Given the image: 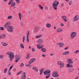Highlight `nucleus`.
Here are the masks:
<instances>
[{
    "instance_id": "nucleus-1",
    "label": "nucleus",
    "mask_w": 79,
    "mask_h": 79,
    "mask_svg": "<svg viewBox=\"0 0 79 79\" xmlns=\"http://www.w3.org/2000/svg\"><path fill=\"white\" fill-rule=\"evenodd\" d=\"M6 54L7 55H9V57L10 60H13L15 58V55L13 52H8Z\"/></svg>"
},
{
    "instance_id": "nucleus-2",
    "label": "nucleus",
    "mask_w": 79,
    "mask_h": 79,
    "mask_svg": "<svg viewBox=\"0 0 79 79\" xmlns=\"http://www.w3.org/2000/svg\"><path fill=\"white\" fill-rule=\"evenodd\" d=\"M59 2L55 0L54 1V2L52 3V6L54 8V10H56L58 9L57 6L59 4Z\"/></svg>"
},
{
    "instance_id": "nucleus-3",
    "label": "nucleus",
    "mask_w": 79,
    "mask_h": 79,
    "mask_svg": "<svg viewBox=\"0 0 79 79\" xmlns=\"http://www.w3.org/2000/svg\"><path fill=\"white\" fill-rule=\"evenodd\" d=\"M7 30L9 32H12L13 31V27L11 26H8L7 27Z\"/></svg>"
},
{
    "instance_id": "nucleus-4",
    "label": "nucleus",
    "mask_w": 79,
    "mask_h": 79,
    "mask_svg": "<svg viewBox=\"0 0 79 79\" xmlns=\"http://www.w3.org/2000/svg\"><path fill=\"white\" fill-rule=\"evenodd\" d=\"M77 33L76 32H73L70 34V38L71 39H73L76 37Z\"/></svg>"
},
{
    "instance_id": "nucleus-5",
    "label": "nucleus",
    "mask_w": 79,
    "mask_h": 79,
    "mask_svg": "<svg viewBox=\"0 0 79 79\" xmlns=\"http://www.w3.org/2000/svg\"><path fill=\"white\" fill-rule=\"evenodd\" d=\"M52 76H53V77H56L59 76V75L58 74L57 72H54L52 73Z\"/></svg>"
},
{
    "instance_id": "nucleus-6",
    "label": "nucleus",
    "mask_w": 79,
    "mask_h": 79,
    "mask_svg": "<svg viewBox=\"0 0 79 79\" xmlns=\"http://www.w3.org/2000/svg\"><path fill=\"white\" fill-rule=\"evenodd\" d=\"M57 44L58 45L59 47L60 48L63 47L64 45V43H57Z\"/></svg>"
},
{
    "instance_id": "nucleus-7",
    "label": "nucleus",
    "mask_w": 79,
    "mask_h": 79,
    "mask_svg": "<svg viewBox=\"0 0 79 79\" xmlns=\"http://www.w3.org/2000/svg\"><path fill=\"white\" fill-rule=\"evenodd\" d=\"M50 70H47L44 71V75H47V74H49L50 73Z\"/></svg>"
},
{
    "instance_id": "nucleus-8",
    "label": "nucleus",
    "mask_w": 79,
    "mask_h": 79,
    "mask_svg": "<svg viewBox=\"0 0 79 79\" xmlns=\"http://www.w3.org/2000/svg\"><path fill=\"white\" fill-rule=\"evenodd\" d=\"M26 73L25 72H23L21 76V79H26Z\"/></svg>"
},
{
    "instance_id": "nucleus-9",
    "label": "nucleus",
    "mask_w": 79,
    "mask_h": 79,
    "mask_svg": "<svg viewBox=\"0 0 79 79\" xmlns=\"http://www.w3.org/2000/svg\"><path fill=\"white\" fill-rule=\"evenodd\" d=\"M37 48H38V49H41V48H43V47H44V45L37 44Z\"/></svg>"
},
{
    "instance_id": "nucleus-10",
    "label": "nucleus",
    "mask_w": 79,
    "mask_h": 79,
    "mask_svg": "<svg viewBox=\"0 0 79 79\" xmlns=\"http://www.w3.org/2000/svg\"><path fill=\"white\" fill-rule=\"evenodd\" d=\"M29 32L28 31L27 33V43L29 42Z\"/></svg>"
},
{
    "instance_id": "nucleus-11",
    "label": "nucleus",
    "mask_w": 79,
    "mask_h": 79,
    "mask_svg": "<svg viewBox=\"0 0 79 79\" xmlns=\"http://www.w3.org/2000/svg\"><path fill=\"white\" fill-rule=\"evenodd\" d=\"M79 19V16L78 15H76L73 18L74 21H76Z\"/></svg>"
},
{
    "instance_id": "nucleus-12",
    "label": "nucleus",
    "mask_w": 79,
    "mask_h": 79,
    "mask_svg": "<svg viewBox=\"0 0 79 79\" xmlns=\"http://www.w3.org/2000/svg\"><path fill=\"white\" fill-rule=\"evenodd\" d=\"M63 20L65 21V22H67L68 21V19L66 18V17L65 16H63L62 17Z\"/></svg>"
},
{
    "instance_id": "nucleus-13",
    "label": "nucleus",
    "mask_w": 79,
    "mask_h": 79,
    "mask_svg": "<svg viewBox=\"0 0 79 79\" xmlns=\"http://www.w3.org/2000/svg\"><path fill=\"white\" fill-rule=\"evenodd\" d=\"M35 60V58H32L31 60H30L28 62L29 64H31L32 63H33L34 61Z\"/></svg>"
},
{
    "instance_id": "nucleus-14",
    "label": "nucleus",
    "mask_w": 79,
    "mask_h": 79,
    "mask_svg": "<svg viewBox=\"0 0 79 79\" xmlns=\"http://www.w3.org/2000/svg\"><path fill=\"white\" fill-rule=\"evenodd\" d=\"M44 68H41L40 70V75H41L44 72Z\"/></svg>"
},
{
    "instance_id": "nucleus-15",
    "label": "nucleus",
    "mask_w": 79,
    "mask_h": 79,
    "mask_svg": "<svg viewBox=\"0 0 79 79\" xmlns=\"http://www.w3.org/2000/svg\"><path fill=\"white\" fill-rule=\"evenodd\" d=\"M9 25H10V23L8 22L6 23L4 27H8V26H9Z\"/></svg>"
},
{
    "instance_id": "nucleus-16",
    "label": "nucleus",
    "mask_w": 79,
    "mask_h": 79,
    "mask_svg": "<svg viewBox=\"0 0 79 79\" xmlns=\"http://www.w3.org/2000/svg\"><path fill=\"white\" fill-rule=\"evenodd\" d=\"M42 42H43V40L42 39H39L38 40V44H41Z\"/></svg>"
},
{
    "instance_id": "nucleus-17",
    "label": "nucleus",
    "mask_w": 79,
    "mask_h": 79,
    "mask_svg": "<svg viewBox=\"0 0 79 79\" xmlns=\"http://www.w3.org/2000/svg\"><path fill=\"white\" fill-rule=\"evenodd\" d=\"M68 62L69 63H70L71 64H72V63H73V61H72V59H69L68 60Z\"/></svg>"
},
{
    "instance_id": "nucleus-18",
    "label": "nucleus",
    "mask_w": 79,
    "mask_h": 79,
    "mask_svg": "<svg viewBox=\"0 0 79 79\" xmlns=\"http://www.w3.org/2000/svg\"><path fill=\"white\" fill-rule=\"evenodd\" d=\"M69 52H66L63 53L62 55H66L69 54Z\"/></svg>"
},
{
    "instance_id": "nucleus-19",
    "label": "nucleus",
    "mask_w": 79,
    "mask_h": 79,
    "mask_svg": "<svg viewBox=\"0 0 79 79\" xmlns=\"http://www.w3.org/2000/svg\"><path fill=\"white\" fill-rule=\"evenodd\" d=\"M1 39H4L6 37V34H3L1 36Z\"/></svg>"
},
{
    "instance_id": "nucleus-20",
    "label": "nucleus",
    "mask_w": 79,
    "mask_h": 79,
    "mask_svg": "<svg viewBox=\"0 0 79 79\" xmlns=\"http://www.w3.org/2000/svg\"><path fill=\"white\" fill-rule=\"evenodd\" d=\"M56 31L57 32H60L62 31V30L61 28H58L56 29Z\"/></svg>"
},
{
    "instance_id": "nucleus-21",
    "label": "nucleus",
    "mask_w": 79,
    "mask_h": 79,
    "mask_svg": "<svg viewBox=\"0 0 79 79\" xmlns=\"http://www.w3.org/2000/svg\"><path fill=\"white\" fill-rule=\"evenodd\" d=\"M67 68H72L73 67V65L71 64L70 65V64L69 63H68V64H67Z\"/></svg>"
},
{
    "instance_id": "nucleus-22",
    "label": "nucleus",
    "mask_w": 79,
    "mask_h": 79,
    "mask_svg": "<svg viewBox=\"0 0 79 79\" xmlns=\"http://www.w3.org/2000/svg\"><path fill=\"white\" fill-rule=\"evenodd\" d=\"M46 27L48 28L51 27V25L49 23H47L46 25Z\"/></svg>"
},
{
    "instance_id": "nucleus-23",
    "label": "nucleus",
    "mask_w": 79,
    "mask_h": 79,
    "mask_svg": "<svg viewBox=\"0 0 79 79\" xmlns=\"http://www.w3.org/2000/svg\"><path fill=\"white\" fill-rule=\"evenodd\" d=\"M73 70H74L73 69V68L70 69L68 70V72L69 73H71V72H73Z\"/></svg>"
},
{
    "instance_id": "nucleus-24",
    "label": "nucleus",
    "mask_w": 79,
    "mask_h": 79,
    "mask_svg": "<svg viewBox=\"0 0 79 79\" xmlns=\"http://www.w3.org/2000/svg\"><path fill=\"white\" fill-rule=\"evenodd\" d=\"M20 57H21V56H19V57H18V58L17 59H16L15 60L16 63H17V62H18V61L19 60V59H20Z\"/></svg>"
},
{
    "instance_id": "nucleus-25",
    "label": "nucleus",
    "mask_w": 79,
    "mask_h": 79,
    "mask_svg": "<svg viewBox=\"0 0 79 79\" xmlns=\"http://www.w3.org/2000/svg\"><path fill=\"white\" fill-rule=\"evenodd\" d=\"M64 63H63L60 66V68H63V67H64Z\"/></svg>"
},
{
    "instance_id": "nucleus-26",
    "label": "nucleus",
    "mask_w": 79,
    "mask_h": 79,
    "mask_svg": "<svg viewBox=\"0 0 79 79\" xmlns=\"http://www.w3.org/2000/svg\"><path fill=\"white\" fill-rule=\"evenodd\" d=\"M8 45V43H4L2 44V46L3 47H5Z\"/></svg>"
},
{
    "instance_id": "nucleus-27",
    "label": "nucleus",
    "mask_w": 79,
    "mask_h": 79,
    "mask_svg": "<svg viewBox=\"0 0 79 79\" xmlns=\"http://www.w3.org/2000/svg\"><path fill=\"white\" fill-rule=\"evenodd\" d=\"M19 18L20 20H21V13H19Z\"/></svg>"
},
{
    "instance_id": "nucleus-28",
    "label": "nucleus",
    "mask_w": 79,
    "mask_h": 79,
    "mask_svg": "<svg viewBox=\"0 0 79 79\" xmlns=\"http://www.w3.org/2000/svg\"><path fill=\"white\" fill-rule=\"evenodd\" d=\"M41 51L43 52H46V50L44 48H43L41 49Z\"/></svg>"
},
{
    "instance_id": "nucleus-29",
    "label": "nucleus",
    "mask_w": 79,
    "mask_h": 79,
    "mask_svg": "<svg viewBox=\"0 0 79 79\" xmlns=\"http://www.w3.org/2000/svg\"><path fill=\"white\" fill-rule=\"evenodd\" d=\"M39 6L41 10H43L44 7L41 6V5H39Z\"/></svg>"
},
{
    "instance_id": "nucleus-30",
    "label": "nucleus",
    "mask_w": 79,
    "mask_h": 79,
    "mask_svg": "<svg viewBox=\"0 0 79 79\" xmlns=\"http://www.w3.org/2000/svg\"><path fill=\"white\" fill-rule=\"evenodd\" d=\"M24 65V64H23V63H22L20 64V67L21 68V67H23Z\"/></svg>"
},
{
    "instance_id": "nucleus-31",
    "label": "nucleus",
    "mask_w": 79,
    "mask_h": 79,
    "mask_svg": "<svg viewBox=\"0 0 79 79\" xmlns=\"http://www.w3.org/2000/svg\"><path fill=\"white\" fill-rule=\"evenodd\" d=\"M25 66H26V67H29V68H30V67H31V64H28L26 65Z\"/></svg>"
},
{
    "instance_id": "nucleus-32",
    "label": "nucleus",
    "mask_w": 79,
    "mask_h": 79,
    "mask_svg": "<svg viewBox=\"0 0 79 79\" xmlns=\"http://www.w3.org/2000/svg\"><path fill=\"white\" fill-rule=\"evenodd\" d=\"M7 71H8V68H6L4 70V73H6V72H7Z\"/></svg>"
},
{
    "instance_id": "nucleus-33",
    "label": "nucleus",
    "mask_w": 79,
    "mask_h": 79,
    "mask_svg": "<svg viewBox=\"0 0 79 79\" xmlns=\"http://www.w3.org/2000/svg\"><path fill=\"white\" fill-rule=\"evenodd\" d=\"M13 1L12 0H10L9 3L8 4V5H11V3H13Z\"/></svg>"
},
{
    "instance_id": "nucleus-34",
    "label": "nucleus",
    "mask_w": 79,
    "mask_h": 79,
    "mask_svg": "<svg viewBox=\"0 0 79 79\" xmlns=\"http://www.w3.org/2000/svg\"><path fill=\"white\" fill-rule=\"evenodd\" d=\"M57 63L59 65H60L61 63H62V61H58Z\"/></svg>"
},
{
    "instance_id": "nucleus-35",
    "label": "nucleus",
    "mask_w": 79,
    "mask_h": 79,
    "mask_svg": "<svg viewBox=\"0 0 79 79\" xmlns=\"http://www.w3.org/2000/svg\"><path fill=\"white\" fill-rule=\"evenodd\" d=\"M42 35H37L35 36V38H40V37H42Z\"/></svg>"
},
{
    "instance_id": "nucleus-36",
    "label": "nucleus",
    "mask_w": 79,
    "mask_h": 79,
    "mask_svg": "<svg viewBox=\"0 0 79 79\" xmlns=\"http://www.w3.org/2000/svg\"><path fill=\"white\" fill-rule=\"evenodd\" d=\"M20 24L22 27H23L24 26V23H23V22H21L20 23Z\"/></svg>"
},
{
    "instance_id": "nucleus-37",
    "label": "nucleus",
    "mask_w": 79,
    "mask_h": 79,
    "mask_svg": "<svg viewBox=\"0 0 79 79\" xmlns=\"http://www.w3.org/2000/svg\"><path fill=\"white\" fill-rule=\"evenodd\" d=\"M50 76V74H48L46 77V79H48V78Z\"/></svg>"
},
{
    "instance_id": "nucleus-38",
    "label": "nucleus",
    "mask_w": 79,
    "mask_h": 79,
    "mask_svg": "<svg viewBox=\"0 0 79 79\" xmlns=\"http://www.w3.org/2000/svg\"><path fill=\"white\" fill-rule=\"evenodd\" d=\"M15 5V2H13L11 4V6H14Z\"/></svg>"
},
{
    "instance_id": "nucleus-39",
    "label": "nucleus",
    "mask_w": 79,
    "mask_h": 79,
    "mask_svg": "<svg viewBox=\"0 0 79 79\" xmlns=\"http://www.w3.org/2000/svg\"><path fill=\"white\" fill-rule=\"evenodd\" d=\"M22 73V71H20L17 73V75H19V74H20Z\"/></svg>"
},
{
    "instance_id": "nucleus-40",
    "label": "nucleus",
    "mask_w": 79,
    "mask_h": 79,
    "mask_svg": "<svg viewBox=\"0 0 79 79\" xmlns=\"http://www.w3.org/2000/svg\"><path fill=\"white\" fill-rule=\"evenodd\" d=\"M19 56H21L19 55L18 56V55H16L15 56V58L16 59H18V57H19Z\"/></svg>"
},
{
    "instance_id": "nucleus-41",
    "label": "nucleus",
    "mask_w": 79,
    "mask_h": 79,
    "mask_svg": "<svg viewBox=\"0 0 79 79\" xmlns=\"http://www.w3.org/2000/svg\"><path fill=\"white\" fill-rule=\"evenodd\" d=\"M20 47L22 48H24V45H23V44H20Z\"/></svg>"
},
{
    "instance_id": "nucleus-42",
    "label": "nucleus",
    "mask_w": 79,
    "mask_h": 79,
    "mask_svg": "<svg viewBox=\"0 0 79 79\" xmlns=\"http://www.w3.org/2000/svg\"><path fill=\"white\" fill-rule=\"evenodd\" d=\"M29 57H30L29 55H27V56L26 57V58L27 60H28V59H29Z\"/></svg>"
},
{
    "instance_id": "nucleus-43",
    "label": "nucleus",
    "mask_w": 79,
    "mask_h": 79,
    "mask_svg": "<svg viewBox=\"0 0 79 79\" xmlns=\"http://www.w3.org/2000/svg\"><path fill=\"white\" fill-rule=\"evenodd\" d=\"M79 50H77L75 52H74V53H76V54H77L78 53H79Z\"/></svg>"
},
{
    "instance_id": "nucleus-44",
    "label": "nucleus",
    "mask_w": 79,
    "mask_h": 79,
    "mask_svg": "<svg viewBox=\"0 0 79 79\" xmlns=\"http://www.w3.org/2000/svg\"><path fill=\"white\" fill-rule=\"evenodd\" d=\"M0 30H1L2 31H4V28L2 27H0Z\"/></svg>"
},
{
    "instance_id": "nucleus-45",
    "label": "nucleus",
    "mask_w": 79,
    "mask_h": 79,
    "mask_svg": "<svg viewBox=\"0 0 79 79\" xmlns=\"http://www.w3.org/2000/svg\"><path fill=\"white\" fill-rule=\"evenodd\" d=\"M72 3H73L72 1H70L69 3V5H72Z\"/></svg>"
},
{
    "instance_id": "nucleus-46",
    "label": "nucleus",
    "mask_w": 79,
    "mask_h": 79,
    "mask_svg": "<svg viewBox=\"0 0 79 79\" xmlns=\"http://www.w3.org/2000/svg\"><path fill=\"white\" fill-rule=\"evenodd\" d=\"M9 19H10L12 18V16H9L8 17Z\"/></svg>"
},
{
    "instance_id": "nucleus-47",
    "label": "nucleus",
    "mask_w": 79,
    "mask_h": 79,
    "mask_svg": "<svg viewBox=\"0 0 79 79\" xmlns=\"http://www.w3.org/2000/svg\"><path fill=\"white\" fill-rule=\"evenodd\" d=\"M13 67V65L10 67L9 68V71H11V69H12Z\"/></svg>"
},
{
    "instance_id": "nucleus-48",
    "label": "nucleus",
    "mask_w": 79,
    "mask_h": 79,
    "mask_svg": "<svg viewBox=\"0 0 79 79\" xmlns=\"http://www.w3.org/2000/svg\"><path fill=\"white\" fill-rule=\"evenodd\" d=\"M35 71L36 72H38V71H39V69H36L35 70Z\"/></svg>"
},
{
    "instance_id": "nucleus-49",
    "label": "nucleus",
    "mask_w": 79,
    "mask_h": 79,
    "mask_svg": "<svg viewBox=\"0 0 79 79\" xmlns=\"http://www.w3.org/2000/svg\"><path fill=\"white\" fill-rule=\"evenodd\" d=\"M60 26H62V27L64 26V24H63V23H61L60 24Z\"/></svg>"
},
{
    "instance_id": "nucleus-50",
    "label": "nucleus",
    "mask_w": 79,
    "mask_h": 79,
    "mask_svg": "<svg viewBox=\"0 0 79 79\" xmlns=\"http://www.w3.org/2000/svg\"><path fill=\"white\" fill-rule=\"evenodd\" d=\"M36 69V68L35 67H33L32 68V69H33V70H35V69Z\"/></svg>"
},
{
    "instance_id": "nucleus-51",
    "label": "nucleus",
    "mask_w": 79,
    "mask_h": 79,
    "mask_svg": "<svg viewBox=\"0 0 79 79\" xmlns=\"http://www.w3.org/2000/svg\"><path fill=\"white\" fill-rule=\"evenodd\" d=\"M8 74L10 76L11 75V73L10 72V71H9L8 73Z\"/></svg>"
},
{
    "instance_id": "nucleus-52",
    "label": "nucleus",
    "mask_w": 79,
    "mask_h": 79,
    "mask_svg": "<svg viewBox=\"0 0 79 79\" xmlns=\"http://www.w3.org/2000/svg\"><path fill=\"white\" fill-rule=\"evenodd\" d=\"M3 58V56L0 55V58Z\"/></svg>"
},
{
    "instance_id": "nucleus-53",
    "label": "nucleus",
    "mask_w": 79,
    "mask_h": 79,
    "mask_svg": "<svg viewBox=\"0 0 79 79\" xmlns=\"http://www.w3.org/2000/svg\"><path fill=\"white\" fill-rule=\"evenodd\" d=\"M68 48H69V47H67V48H64V50H67V49H68Z\"/></svg>"
},
{
    "instance_id": "nucleus-54",
    "label": "nucleus",
    "mask_w": 79,
    "mask_h": 79,
    "mask_svg": "<svg viewBox=\"0 0 79 79\" xmlns=\"http://www.w3.org/2000/svg\"><path fill=\"white\" fill-rule=\"evenodd\" d=\"M41 56H42V57H45V55H42Z\"/></svg>"
},
{
    "instance_id": "nucleus-55",
    "label": "nucleus",
    "mask_w": 79,
    "mask_h": 79,
    "mask_svg": "<svg viewBox=\"0 0 79 79\" xmlns=\"http://www.w3.org/2000/svg\"><path fill=\"white\" fill-rule=\"evenodd\" d=\"M23 40H25V36H24L23 37Z\"/></svg>"
},
{
    "instance_id": "nucleus-56",
    "label": "nucleus",
    "mask_w": 79,
    "mask_h": 79,
    "mask_svg": "<svg viewBox=\"0 0 79 79\" xmlns=\"http://www.w3.org/2000/svg\"><path fill=\"white\" fill-rule=\"evenodd\" d=\"M32 51L34 52V51H35V49L33 48L32 49Z\"/></svg>"
},
{
    "instance_id": "nucleus-57",
    "label": "nucleus",
    "mask_w": 79,
    "mask_h": 79,
    "mask_svg": "<svg viewBox=\"0 0 79 79\" xmlns=\"http://www.w3.org/2000/svg\"><path fill=\"white\" fill-rule=\"evenodd\" d=\"M16 2H17V3H19V0H16Z\"/></svg>"
},
{
    "instance_id": "nucleus-58",
    "label": "nucleus",
    "mask_w": 79,
    "mask_h": 79,
    "mask_svg": "<svg viewBox=\"0 0 79 79\" xmlns=\"http://www.w3.org/2000/svg\"><path fill=\"white\" fill-rule=\"evenodd\" d=\"M53 55H54L53 54H50V55H51V56H53Z\"/></svg>"
},
{
    "instance_id": "nucleus-59",
    "label": "nucleus",
    "mask_w": 79,
    "mask_h": 79,
    "mask_svg": "<svg viewBox=\"0 0 79 79\" xmlns=\"http://www.w3.org/2000/svg\"><path fill=\"white\" fill-rule=\"evenodd\" d=\"M54 29H56V27H54Z\"/></svg>"
},
{
    "instance_id": "nucleus-60",
    "label": "nucleus",
    "mask_w": 79,
    "mask_h": 79,
    "mask_svg": "<svg viewBox=\"0 0 79 79\" xmlns=\"http://www.w3.org/2000/svg\"><path fill=\"white\" fill-rule=\"evenodd\" d=\"M65 0V1H67V2H69V0Z\"/></svg>"
},
{
    "instance_id": "nucleus-61",
    "label": "nucleus",
    "mask_w": 79,
    "mask_h": 79,
    "mask_svg": "<svg viewBox=\"0 0 79 79\" xmlns=\"http://www.w3.org/2000/svg\"><path fill=\"white\" fill-rule=\"evenodd\" d=\"M8 0H4V2H6Z\"/></svg>"
},
{
    "instance_id": "nucleus-62",
    "label": "nucleus",
    "mask_w": 79,
    "mask_h": 79,
    "mask_svg": "<svg viewBox=\"0 0 79 79\" xmlns=\"http://www.w3.org/2000/svg\"><path fill=\"white\" fill-rule=\"evenodd\" d=\"M12 59H11L10 60V61H12Z\"/></svg>"
},
{
    "instance_id": "nucleus-63",
    "label": "nucleus",
    "mask_w": 79,
    "mask_h": 79,
    "mask_svg": "<svg viewBox=\"0 0 79 79\" xmlns=\"http://www.w3.org/2000/svg\"><path fill=\"white\" fill-rule=\"evenodd\" d=\"M23 42H24V40H23Z\"/></svg>"
},
{
    "instance_id": "nucleus-64",
    "label": "nucleus",
    "mask_w": 79,
    "mask_h": 79,
    "mask_svg": "<svg viewBox=\"0 0 79 79\" xmlns=\"http://www.w3.org/2000/svg\"><path fill=\"white\" fill-rule=\"evenodd\" d=\"M15 8H16V7H14V8H13L14 9Z\"/></svg>"
}]
</instances>
